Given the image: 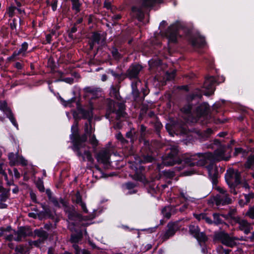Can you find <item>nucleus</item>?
Listing matches in <instances>:
<instances>
[{"mask_svg": "<svg viewBox=\"0 0 254 254\" xmlns=\"http://www.w3.org/2000/svg\"><path fill=\"white\" fill-rule=\"evenodd\" d=\"M84 131V133L80 134L79 123L77 121L74 122L71 127V134L69 135V138L72 145L71 149L78 157L81 158V161L83 162H85V159L80 149L86 146V142L88 140V136L92 133L93 129L91 123H85Z\"/></svg>", "mask_w": 254, "mask_h": 254, "instance_id": "1", "label": "nucleus"}, {"mask_svg": "<svg viewBox=\"0 0 254 254\" xmlns=\"http://www.w3.org/2000/svg\"><path fill=\"white\" fill-rule=\"evenodd\" d=\"M186 104L180 109V116L181 119H176L171 121V124H167L165 126L168 132L176 131L182 135H190V130L189 125L190 124V96Z\"/></svg>", "mask_w": 254, "mask_h": 254, "instance_id": "2", "label": "nucleus"}, {"mask_svg": "<svg viewBox=\"0 0 254 254\" xmlns=\"http://www.w3.org/2000/svg\"><path fill=\"white\" fill-rule=\"evenodd\" d=\"M163 163L166 166H172L177 164L179 165L185 164L190 167V154H184L180 158L179 156L178 147L173 145L170 147L169 151L163 157Z\"/></svg>", "mask_w": 254, "mask_h": 254, "instance_id": "3", "label": "nucleus"}, {"mask_svg": "<svg viewBox=\"0 0 254 254\" xmlns=\"http://www.w3.org/2000/svg\"><path fill=\"white\" fill-rule=\"evenodd\" d=\"M184 32V36L190 42V29L184 27L179 21L170 25L165 31L164 36L168 39V43L176 44L178 42V38L181 37V31Z\"/></svg>", "mask_w": 254, "mask_h": 254, "instance_id": "4", "label": "nucleus"}, {"mask_svg": "<svg viewBox=\"0 0 254 254\" xmlns=\"http://www.w3.org/2000/svg\"><path fill=\"white\" fill-rule=\"evenodd\" d=\"M215 79L213 76L206 78L204 82L202 91L198 88H195L193 90L191 93V100L194 98H201L202 94L206 96L213 95L215 90Z\"/></svg>", "mask_w": 254, "mask_h": 254, "instance_id": "5", "label": "nucleus"}, {"mask_svg": "<svg viewBox=\"0 0 254 254\" xmlns=\"http://www.w3.org/2000/svg\"><path fill=\"white\" fill-rule=\"evenodd\" d=\"M152 150L149 141L144 140L143 146L141 149V154L140 156L135 159L144 164L152 163L155 160V158L152 156Z\"/></svg>", "mask_w": 254, "mask_h": 254, "instance_id": "6", "label": "nucleus"}, {"mask_svg": "<svg viewBox=\"0 0 254 254\" xmlns=\"http://www.w3.org/2000/svg\"><path fill=\"white\" fill-rule=\"evenodd\" d=\"M189 218H183L179 221H176L173 223H169L168 224V229L166 231L163 236L164 240H167L170 237L173 236L176 232L179 229V226H187L188 227L189 233H190V223L189 222Z\"/></svg>", "mask_w": 254, "mask_h": 254, "instance_id": "7", "label": "nucleus"}, {"mask_svg": "<svg viewBox=\"0 0 254 254\" xmlns=\"http://www.w3.org/2000/svg\"><path fill=\"white\" fill-rule=\"evenodd\" d=\"M76 110L72 112V116L74 120V122L77 121L79 123L81 119L87 120L90 124L93 119L92 109H85L79 102L76 104Z\"/></svg>", "mask_w": 254, "mask_h": 254, "instance_id": "8", "label": "nucleus"}, {"mask_svg": "<svg viewBox=\"0 0 254 254\" xmlns=\"http://www.w3.org/2000/svg\"><path fill=\"white\" fill-rule=\"evenodd\" d=\"M9 160V164L11 167L15 166L18 164L22 166H26L28 164L27 161L23 156L19 154L18 150L15 153L9 152L7 155Z\"/></svg>", "mask_w": 254, "mask_h": 254, "instance_id": "9", "label": "nucleus"}, {"mask_svg": "<svg viewBox=\"0 0 254 254\" xmlns=\"http://www.w3.org/2000/svg\"><path fill=\"white\" fill-rule=\"evenodd\" d=\"M143 68V66L138 63L131 64L127 70V78L130 80L139 79V73Z\"/></svg>", "mask_w": 254, "mask_h": 254, "instance_id": "10", "label": "nucleus"}, {"mask_svg": "<svg viewBox=\"0 0 254 254\" xmlns=\"http://www.w3.org/2000/svg\"><path fill=\"white\" fill-rule=\"evenodd\" d=\"M218 238L223 244L230 247H233L236 246V241L242 240V239L231 237L224 232L220 233L218 235Z\"/></svg>", "mask_w": 254, "mask_h": 254, "instance_id": "11", "label": "nucleus"}, {"mask_svg": "<svg viewBox=\"0 0 254 254\" xmlns=\"http://www.w3.org/2000/svg\"><path fill=\"white\" fill-rule=\"evenodd\" d=\"M191 235L197 240L200 245L205 243L208 240L206 235L203 232H200L197 226H191Z\"/></svg>", "mask_w": 254, "mask_h": 254, "instance_id": "12", "label": "nucleus"}, {"mask_svg": "<svg viewBox=\"0 0 254 254\" xmlns=\"http://www.w3.org/2000/svg\"><path fill=\"white\" fill-rule=\"evenodd\" d=\"M0 110L2 111L5 115L6 118H7L12 124L17 128H18V125L17 121L14 116L10 108L8 107L7 103L4 102L3 106H1Z\"/></svg>", "mask_w": 254, "mask_h": 254, "instance_id": "13", "label": "nucleus"}, {"mask_svg": "<svg viewBox=\"0 0 254 254\" xmlns=\"http://www.w3.org/2000/svg\"><path fill=\"white\" fill-rule=\"evenodd\" d=\"M0 110L2 111L5 115L6 118H7L12 124L17 128H18V125L17 121L14 116L10 108L8 107L7 103L4 102L3 106H1Z\"/></svg>", "mask_w": 254, "mask_h": 254, "instance_id": "14", "label": "nucleus"}, {"mask_svg": "<svg viewBox=\"0 0 254 254\" xmlns=\"http://www.w3.org/2000/svg\"><path fill=\"white\" fill-rule=\"evenodd\" d=\"M232 180H234L236 186L240 185V187L244 188L245 190L249 189V185L245 180L241 181V174L238 171L234 172L231 177Z\"/></svg>", "mask_w": 254, "mask_h": 254, "instance_id": "15", "label": "nucleus"}, {"mask_svg": "<svg viewBox=\"0 0 254 254\" xmlns=\"http://www.w3.org/2000/svg\"><path fill=\"white\" fill-rule=\"evenodd\" d=\"M214 201L217 205L220 204L226 205L231 203L232 199L229 195L226 193L223 194L217 195L214 198Z\"/></svg>", "mask_w": 254, "mask_h": 254, "instance_id": "16", "label": "nucleus"}, {"mask_svg": "<svg viewBox=\"0 0 254 254\" xmlns=\"http://www.w3.org/2000/svg\"><path fill=\"white\" fill-rule=\"evenodd\" d=\"M177 89L178 90V91L180 92L181 94H184L186 95L185 100H183L180 104V109L181 107H183L186 104L187 102L189 99V96L190 97V87L189 85H183L178 86Z\"/></svg>", "mask_w": 254, "mask_h": 254, "instance_id": "17", "label": "nucleus"}, {"mask_svg": "<svg viewBox=\"0 0 254 254\" xmlns=\"http://www.w3.org/2000/svg\"><path fill=\"white\" fill-rule=\"evenodd\" d=\"M210 106L207 103H203L198 106L196 109V115L198 118L207 115L210 112Z\"/></svg>", "mask_w": 254, "mask_h": 254, "instance_id": "18", "label": "nucleus"}, {"mask_svg": "<svg viewBox=\"0 0 254 254\" xmlns=\"http://www.w3.org/2000/svg\"><path fill=\"white\" fill-rule=\"evenodd\" d=\"M75 233L70 235L69 242L73 244H77L83 239V232L81 230L74 229Z\"/></svg>", "mask_w": 254, "mask_h": 254, "instance_id": "19", "label": "nucleus"}, {"mask_svg": "<svg viewBox=\"0 0 254 254\" xmlns=\"http://www.w3.org/2000/svg\"><path fill=\"white\" fill-rule=\"evenodd\" d=\"M208 175L213 182L215 181L218 176V170L216 165L212 163L206 167Z\"/></svg>", "mask_w": 254, "mask_h": 254, "instance_id": "20", "label": "nucleus"}, {"mask_svg": "<svg viewBox=\"0 0 254 254\" xmlns=\"http://www.w3.org/2000/svg\"><path fill=\"white\" fill-rule=\"evenodd\" d=\"M206 44L204 37L201 36L199 34L195 36H193L191 37V46H194L198 48L203 47Z\"/></svg>", "mask_w": 254, "mask_h": 254, "instance_id": "21", "label": "nucleus"}, {"mask_svg": "<svg viewBox=\"0 0 254 254\" xmlns=\"http://www.w3.org/2000/svg\"><path fill=\"white\" fill-rule=\"evenodd\" d=\"M132 96L134 102L140 103L143 102L144 98L141 95V92L137 89L136 85H132Z\"/></svg>", "mask_w": 254, "mask_h": 254, "instance_id": "22", "label": "nucleus"}, {"mask_svg": "<svg viewBox=\"0 0 254 254\" xmlns=\"http://www.w3.org/2000/svg\"><path fill=\"white\" fill-rule=\"evenodd\" d=\"M239 224V228L243 231L246 234H248L252 229V225L247 221L239 219L236 221Z\"/></svg>", "mask_w": 254, "mask_h": 254, "instance_id": "23", "label": "nucleus"}, {"mask_svg": "<svg viewBox=\"0 0 254 254\" xmlns=\"http://www.w3.org/2000/svg\"><path fill=\"white\" fill-rule=\"evenodd\" d=\"M110 157L109 154L106 151L99 152L96 156L97 161L104 164L109 162Z\"/></svg>", "mask_w": 254, "mask_h": 254, "instance_id": "24", "label": "nucleus"}, {"mask_svg": "<svg viewBox=\"0 0 254 254\" xmlns=\"http://www.w3.org/2000/svg\"><path fill=\"white\" fill-rule=\"evenodd\" d=\"M14 233L15 234L19 235L24 238L32 234L31 229L27 226H20L18 227L17 231H14Z\"/></svg>", "mask_w": 254, "mask_h": 254, "instance_id": "25", "label": "nucleus"}, {"mask_svg": "<svg viewBox=\"0 0 254 254\" xmlns=\"http://www.w3.org/2000/svg\"><path fill=\"white\" fill-rule=\"evenodd\" d=\"M176 207L172 205L164 207L162 210V213L166 218L169 219L172 214L176 213Z\"/></svg>", "mask_w": 254, "mask_h": 254, "instance_id": "26", "label": "nucleus"}, {"mask_svg": "<svg viewBox=\"0 0 254 254\" xmlns=\"http://www.w3.org/2000/svg\"><path fill=\"white\" fill-rule=\"evenodd\" d=\"M142 6L144 8H153L155 4L163 2V0H141Z\"/></svg>", "mask_w": 254, "mask_h": 254, "instance_id": "27", "label": "nucleus"}, {"mask_svg": "<svg viewBox=\"0 0 254 254\" xmlns=\"http://www.w3.org/2000/svg\"><path fill=\"white\" fill-rule=\"evenodd\" d=\"M147 192L151 194L156 193L157 192V186H156L154 181H148L144 185Z\"/></svg>", "mask_w": 254, "mask_h": 254, "instance_id": "28", "label": "nucleus"}, {"mask_svg": "<svg viewBox=\"0 0 254 254\" xmlns=\"http://www.w3.org/2000/svg\"><path fill=\"white\" fill-rule=\"evenodd\" d=\"M131 10V11L135 14L136 18L139 21H141L143 19L144 15L141 8L136 6H132Z\"/></svg>", "mask_w": 254, "mask_h": 254, "instance_id": "29", "label": "nucleus"}, {"mask_svg": "<svg viewBox=\"0 0 254 254\" xmlns=\"http://www.w3.org/2000/svg\"><path fill=\"white\" fill-rule=\"evenodd\" d=\"M68 219L71 221H75L76 220H82L83 219V216L77 212L75 209H72L71 212H69L67 215Z\"/></svg>", "mask_w": 254, "mask_h": 254, "instance_id": "30", "label": "nucleus"}, {"mask_svg": "<svg viewBox=\"0 0 254 254\" xmlns=\"http://www.w3.org/2000/svg\"><path fill=\"white\" fill-rule=\"evenodd\" d=\"M214 159L216 161H220L222 160H227L228 159V157H225L224 155V151L223 149H219L216 150L214 153Z\"/></svg>", "mask_w": 254, "mask_h": 254, "instance_id": "31", "label": "nucleus"}, {"mask_svg": "<svg viewBox=\"0 0 254 254\" xmlns=\"http://www.w3.org/2000/svg\"><path fill=\"white\" fill-rule=\"evenodd\" d=\"M222 216L227 219L230 218L234 220L236 222L238 221L240 218L236 216V209L231 208L227 215H223Z\"/></svg>", "mask_w": 254, "mask_h": 254, "instance_id": "32", "label": "nucleus"}, {"mask_svg": "<svg viewBox=\"0 0 254 254\" xmlns=\"http://www.w3.org/2000/svg\"><path fill=\"white\" fill-rule=\"evenodd\" d=\"M138 162L139 161L135 159L133 166L135 173H142L145 171V167L143 165L144 164Z\"/></svg>", "mask_w": 254, "mask_h": 254, "instance_id": "33", "label": "nucleus"}, {"mask_svg": "<svg viewBox=\"0 0 254 254\" xmlns=\"http://www.w3.org/2000/svg\"><path fill=\"white\" fill-rule=\"evenodd\" d=\"M126 137L129 140L130 145L132 146L134 141L137 138V134L135 132H132L131 130H129L126 133Z\"/></svg>", "mask_w": 254, "mask_h": 254, "instance_id": "34", "label": "nucleus"}, {"mask_svg": "<svg viewBox=\"0 0 254 254\" xmlns=\"http://www.w3.org/2000/svg\"><path fill=\"white\" fill-rule=\"evenodd\" d=\"M89 142L92 146L93 149H96L99 144V141L97 139L96 136L94 134H91V135H89Z\"/></svg>", "mask_w": 254, "mask_h": 254, "instance_id": "35", "label": "nucleus"}, {"mask_svg": "<svg viewBox=\"0 0 254 254\" xmlns=\"http://www.w3.org/2000/svg\"><path fill=\"white\" fill-rule=\"evenodd\" d=\"M10 189L6 190L5 189V190H2L1 191V193L0 194V202H5L7 199L10 196Z\"/></svg>", "mask_w": 254, "mask_h": 254, "instance_id": "36", "label": "nucleus"}, {"mask_svg": "<svg viewBox=\"0 0 254 254\" xmlns=\"http://www.w3.org/2000/svg\"><path fill=\"white\" fill-rule=\"evenodd\" d=\"M13 254H27L25 247L23 245L16 246L14 248V253Z\"/></svg>", "mask_w": 254, "mask_h": 254, "instance_id": "37", "label": "nucleus"}, {"mask_svg": "<svg viewBox=\"0 0 254 254\" xmlns=\"http://www.w3.org/2000/svg\"><path fill=\"white\" fill-rule=\"evenodd\" d=\"M134 176L136 180L141 182L144 185V186L146 183H147V181H148V180L145 177L144 175L142 174V173H135Z\"/></svg>", "mask_w": 254, "mask_h": 254, "instance_id": "38", "label": "nucleus"}, {"mask_svg": "<svg viewBox=\"0 0 254 254\" xmlns=\"http://www.w3.org/2000/svg\"><path fill=\"white\" fill-rule=\"evenodd\" d=\"M34 233L38 237L44 239H47L48 237L47 232L42 229H36L34 231Z\"/></svg>", "mask_w": 254, "mask_h": 254, "instance_id": "39", "label": "nucleus"}, {"mask_svg": "<svg viewBox=\"0 0 254 254\" xmlns=\"http://www.w3.org/2000/svg\"><path fill=\"white\" fill-rule=\"evenodd\" d=\"M155 130L157 134H160L163 125L158 118H156L154 125Z\"/></svg>", "mask_w": 254, "mask_h": 254, "instance_id": "40", "label": "nucleus"}, {"mask_svg": "<svg viewBox=\"0 0 254 254\" xmlns=\"http://www.w3.org/2000/svg\"><path fill=\"white\" fill-rule=\"evenodd\" d=\"M83 155L85 157V159L86 160V158L87 160L90 162L91 164H93L94 162V160L93 158L92 157V154L91 152L88 150H84L83 153H82Z\"/></svg>", "mask_w": 254, "mask_h": 254, "instance_id": "41", "label": "nucleus"}, {"mask_svg": "<svg viewBox=\"0 0 254 254\" xmlns=\"http://www.w3.org/2000/svg\"><path fill=\"white\" fill-rule=\"evenodd\" d=\"M101 38V34L97 32H94L91 36L90 41L98 44L100 43Z\"/></svg>", "mask_w": 254, "mask_h": 254, "instance_id": "42", "label": "nucleus"}, {"mask_svg": "<svg viewBox=\"0 0 254 254\" xmlns=\"http://www.w3.org/2000/svg\"><path fill=\"white\" fill-rule=\"evenodd\" d=\"M39 217H44L48 216L49 218H52L53 215L50 208H47L45 210L42 211L38 214Z\"/></svg>", "mask_w": 254, "mask_h": 254, "instance_id": "43", "label": "nucleus"}, {"mask_svg": "<svg viewBox=\"0 0 254 254\" xmlns=\"http://www.w3.org/2000/svg\"><path fill=\"white\" fill-rule=\"evenodd\" d=\"M111 93L113 94L114 97L118 100H120L121 97L120 95L119 90L116 87L112 86Z\"/></svg>", "mask_w": 254, "mask_h": 254, "instance_id": "44", "label": "nucleus"}, {"mask_svg": "<svg viewBox=\"0 0 254 254\" xmlns=\"http://www.w3.org/2000/svg\"><path fill=\"white\" fill-rule=\"evenodd\" d=\"M36 185L38 189L40 192L45 191V187L44 186V183L41 178H38L36 182Z\"/></svg>", "mask_w": 254, "mask_h": 254, "instance_id": "45", "label": "nucleus"}, {"mask_svg": "<svg viewBox=\"0 0 254 254\" xmlns=\"http://www.w3.org/2000/svg\"><path fill=\"white\" fill-rule=\"evenodd\" d=\"M176 75V70H173L171 72L167 71L166 73V79L171 81L175 79Z\"/></svg>", "mask_w": 254, "mask_h": 254, "instance_id": "46", "label": "nucleus"}, {"mask_svg": "<svg viewBox=\"0 0 254 254\" xmlns=\"http://www.w3.org/2000/svg\"><path fill=\"white\" fill-rule=\"evenodd\" d=\"M48 199L50 202H51L55 207L57 208H61V205L60 203L56 196H51L50 197L48 198Z\"/></svg>", "mask_w": 254, "mask_h": 254, "instance_id": "47", "label": "nucleus"}, {"mask_svg": "<svg viewBox=\"0 0 254 254\" xmlns=\"http://www.w3.org/2000/svg\"><path fill=\"white\" fill-rule=\"evenodd\" d=\"M111 53L112 54L113 58L115 60H119L121 58V55L119 52L118 49L116 47L113 48V49L111 51Z\"/></svg>", "mask_w": 254, "mask_h": 254, "instance_id": "48", "label": "nucleus"}, {"mask_svg": "<svg viewBox=\"0 0 254 254\" xmlns=\"http://www.w3.org/2000/svg\"><path fill=\"white\" fill-rule=\"evenodd\" d=\"M213 217L214 220L213 223L215 224H220L223 223L222 219L220 218V215L218 213H213Z\"/></svg>", "mask_w": 254, "mask_h": 254, "instance_id": "49", "label": "nucleus"}, {"mask_svg": "<svg viewBox=\"0 0 254 254\" xmlns=\"http://www.w3.org/2000/svg\"><path fill=\"white\" fill-rule=\"evenodd\" d=\"M75 200L72 199V202L74 203H75L77 204H80L81 203H82V196L80 194L79 191H77L76 193L75 194Z\"/></svg>", "mask_w": 254, "mask_h": 254, "instance_id": "50", "label": "nucleus"}, {"mask_svg": "<svg viewBox=\"0 0 254 254\" xmlns=\"http://www.w3.org/2000/svg\"><path fill=\"white\" fill-rule=\"evenodd\" d=\"M28 44L27 42H23L21 45V48L19 49L18 51H17L18 52V53H19L20 55L25 53L28 49Z\"/></svg>", "mask_w": 254, "mask_h": 254, "instance_id": "51", "label": "nucleus"}, {"mask_svg": "<svg viewBox=\"0 0 254 254\" xmlns=\"http://www.w3.org/2000/svg\"><path fill=\"white\" fill-rule=\"evenodd\" d=\"M83 90L86 93H91L92 94H96L97 91V90L96 88L92 87L90 86H87L85 87Z\"/></svg>", "mask_w": 254, "mask_h": 254, "instance_id": "52", "label": "nucleus"}, {"mask_svg": "<svg viewBox=\"0 0 254 254\" xmlns=\"http://www.w3.org/2000/svg\"><path fill=\"white\" fill-rule=\"evenodd\" d=\"M247 167L248 168L251 167L254 165V155L250 156L247 161L246 163Z\"/></svg>", "mask_w": 254, "mask_h": 254, "instance_id": "53", "label": "nucleus"}, {"mask_svg": "<svg viewBox=\"0 0 254 254\" xmlns=\"http://www.w3.org/2000/svg\"><path fill=\"white\" fill-rule=\"evenodd\" d=\"M115 112L116 114V120H119L121 118L125 117L126 115V113L123 111H115Z\"/></svg>", "mask_w": 254, "mask_h": 254, "instance_id": "54", "label": "nucleus"}, {"mask_svg": "<svg viewBox=\"0 0 254 254\" xmlns=\"http://www.w3.org/2000/svg\"><path fill=\"white\" fill-rule=\"evenodd\" d=\"M48 65L52 70H54L57 66L56 63L53 59H49L48 60Z\"/></svg>", "mask_w": 254, "mask_h": 254, "instance_id": "55", "label": "nucleus"}, {"mask_svg": "<svg viewBox=\"0 0 254 254\" xmlns=\"http://www.w3.org/2000/svg\"><path fill=\"white\" fill-rule=\"evenodd\" d=\"M179 197L182 200L185 202H187V201L188 200V197L187 192H184L183 191L180 192Z\"/></svg>", "mask_w": 254, "mask_h": 254, "instance_id": "56", "label": "nucleus"}, {"mask_svg": "<svg viewBox=\"0 0 254 254\" xmlns=\"http://www.w3.org/2000/svg\"><path fill=\"white\" fill-rule=\"evenodd\" d=\"M0 32L2 34L3 38H7L8 35V28L6 27H2L0 30Z\"/></svg>", "mask_w": 254, "mask_h": 254, "instance_id": "57", "label": "nucleus"}, {"mask_svg": "<svg viewBox=\"0 0 254 254\" xmlns=\"http://www.w3.org/2000/svg\"><path fill=\"white\" fill-rule=\"evenodd\" d=\"M188 203H185L182 205L176 207V210H179L180 211L184 212L188 208Z\"/></svg>", "mask_w": 254, "mask_h": 254, "instance_id": "58", "label": "nucleus"}, {"mask_svg": "<svg viewBox=\"0 0 254 254\" xmlns=\"http://www.w3.org/2000/svg\"><path fill=\"white\" fill-rule=\"evenodd\" d=\"M244 195L246 199V201L244 203L245 204L249 203L251 199L254 197V193H250L248 194H246Z\"/></svg>", "mask_w": 254, "mask_h": 254, "instance_id": "59", "label": "nucleus"}, {"mask_svg": "<svg viewBox=\"0 0 254 254\" xmlns=\"http://www.w3.org/2000/svg\"><path fill=\"white\" fill-rule=\"evenodd\" d=\"M76 97H73L68 100L66 101V103L64 104V105L65 107H70L71 104L76 102Z\"/></svg>", "mask_w": 254, "mask_h": 254, "instance_id": "60", "label": "nucleus"}, {"mask_svg": "<svg viewBox=\"0 0 254 254\" xmlns=\"http://www.w3.org/2000/svg\"><path fill=\"white\" fill-rule=\"evenodd\" d=\"M16 9V7L15 6H11L8 7V16L10 17H12L13 16L14 14V11Z\"/></svg>", "mask_w": 254, "mask_h": 254, "instance_id": "61", "label": "nucleus"}, {"mask_svg": "<svg viewBox=\"0 0 254 254\" xmlns=\"http://www.w3.org/2000/svg\"><path fill=\"white\" fill-rule=\"evenodd\" d=\"M19 55H20V54L18 53V52L15 51L11 56L7 58V60L9 62L13 61L15 60V57Z\"/></svg>", "mask_w": 254, "mask_h": 254, "instance_id": "62", "label": "nucleus"}, {"mask_svg": "<svg viewBox=\"0 0 254 254\" xmlns=\"http://www.w3.org/2000/svg\"><path fill=\"white\" fill-rule=\"evenodd\" d=\"M119 74L120 76L117 77V79L120 82L123 81L124 79L127 78V71L125 73H119Z\"/></svg>", "mask_w": 254, "mask_h": 254, "instance_id": "63", "label": "nucleus"}, {"mask_svg": "<svg viewBox=\"0 0 254 254\" xmlns=\"http://www.w3.org/2000/svg\"><path fill=\"white\" fill-rule=\"evenodd\" d=\"M247 215L251 218L254 219V208H252L247 212Z\"/></svg>", "mask_w": 254, "mask_h": 254, "instance_id": "64", "label": "nucleus"}]
</instances>
